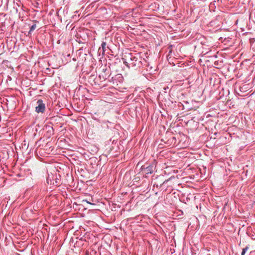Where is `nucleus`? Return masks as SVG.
I'll use <instances>...</instances> for the list:
<instances>
[{
  "label": "nucleus",
  "mask_w": 255,
  "mask_h": 255,
  "mask_svg": "<svg viewBox=\"0 0 255 255\" xmlns=\"http://www.w3.org/2000/svg\"><path fill=\"white\" fill-rule=\"evenodd\" d=\"M47 182L48 184L57 186L60 184V181L57 174L50 175L48 174V177H47Z\"/></svg>",
  "instance_id": "f257e3e1"
},
{
  "label": "nucleus",
  "mask_w": 255,
  "mask_h": 255,
  "mask_svg": "<svg viewBox=\"0 0 255 255\" xmlns=\"http://www.w3.org/2000/svg\"><path fill=\"white\" fill-rule=\"evenodd\" d=\"M37 106L35 108V111L37 113H43L45 111V104L41 100H38L37 102Z\"/></svg>",
  "instance_id": "f03ea898"
},
{
  "label": "nucleus",
  "mask_w": 255,
  "mask_h": 255,
  "mask_svg": "<svg viewBox=\"0 0 255 255\" xmlns=\"http://www.w3.org/2000/svg\"><path fill=\"white\" fill-rule=\"evenodd\" d=\"M153 166L150 165L145 168V173L146 174L152 173L153 171Z\"/></svg>",
  "instance_id": "7ed1b4c3"
},
{
  "label": "nucleus",
  "mask_w": 255,
  "mask_h": 255,
  "mask_svg": "<svg viewBox=\"0 0 255 255\" xmlns=\"http://www.w3.org/2000/svg\"><path fill=\"white\" fill-rule=\"evenodd\" d=\"M136 59L135 57H130V60L132 62L130 64L132 66H135L136 65Z\"/></svg>",
  "instance_id": "20e7f679"
},
{
  "label": "nucleus",
  "mask_w": 255,
  "mask_h": 255,
  "mask_svg": "<svg viewBox=\"0 0 255 255\" xmlns=\"http://www.w3.org/2000/svg\"><path fill=\"white\" fill-rule=\"evenodd\" d=\"M36 28V25L35 24H33L31 26L29 30V32L33 31Z\"/></svg>",
  "instance_id": "39448f33"
},
{
  "label": "nucleus",
  "mask_w": 255,
  "mask_h": 255,
  "mask_svg": "<svg viewBox=\"0 0 255 255\" xmlns=\"http://www.w3.org/2000/svg\"><path fill=\"white\" fill-rule=\"evenodd\" d=\"M106 43L105 42H103L102 43L101 46H102V48L103 49V52H105V48H106Z\"/></svg>",
  "instance_id": "423d86ee"
},
{
  "label": "nucleus",
  "mask_w": 255,
  "mask_h": 255,
  "mask_svg": "<svg viewBox=\"0 0 255 255\" xmlns=\"http://www.w3.org/2000/svg\"><path fill=\"white\" fill-rule=\"evenodd\" d=\"M248 249V247H246L245 248L243 249V251L241 254V255H245V254Z\"/></svg>",
  "instance_id": "0eeeda50"
},
{
  "label": "nucleus",
  "mask_w": 255,
  "mask_h": 255,
  "mask_svg": "<svg viewBox=\"0 0 255 255\" xmlns=\"http://www.w3.org/2000/svg\"><path fill=\"white\" fill-rule=\"evenodd\" d=\"M124 64H125L126 65H127L128 67H129V66H128V62H126H126H124Z\"/></svg>",
  "instance_id": "6e6552de"
}]
</instances>
